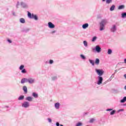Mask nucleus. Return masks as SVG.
I'll return each mask as SVG.
<instances>
[{
	"instance_id": "nucleus-1",
	"label": "nucleus",
	"mask_w": 126,
	"mask_h": 126,
	"mask_svg": "<svg viewBox=\"0 0 126 126\" xmlns=\"http://www.w3.org/2000/svg\"><path fill=\"white\" fill-rule=\"evenodd\" d=\"M107 23V20L103 19L101 20V22L100 23V31H103L104 30V27H105V25Z\"/></svg>"
},
{
	"instance_id": "nucleus-2",
	"label": "nucleus",
	"mask_w": 126,
	"mask_h": 126,
	"mask_svg": "<svg viewBox=\"0 0 126 126\" xmlns=\"http://www.w3.org/2000/svg\"><path fill=\"white\" fill-rule=\"evenodd\" d=\"M95 71L98 74V76H102L104 74V70L100 69H95Z\"/></svg>"
},
{
	"instance_id": "nucleus-3",
	"label": "nucleus",
	"mask_w": 126,
	"mask_h": 126,
	"mask_svg": "<svg viewBox=\"0 0 126 126\" xmlns=\"http://www.w3.org/2000/svg\"><path fill=\"white\" fill-rule=\"evenodd\" d=\"M22 107H23V108H29V107H30V102L27 101H24L22 104Z\"/></svg>"
},
{
	"instance_id": "nucleus-4",
	"label": "nucleus",
	"mask_w": 126,
	"mask_h": 126,
	"mask_svg": "<svg viewBox=\"0 0 126 126\" xmlns=\"http://www.w3.org/2000/svg\"><path fill=\"white\" fill-rule=\"evenodd\" d=\"M92 51L94 52V51H95L97 53H101V47L99 45H96L95 48H93L92 49Z\"/></svg>"
},
{
	"instance_id": "nucleus-5",
	"label": "nucleus",
	"mask_w": 126,
	"mask_h": 126,
	"mask_svg": "<svg viewBox=\"0 0 126 126\" xmlns=\"http://www.w3.org/2000/svg\"><path fill=\"white\" fill-rule=\"evenodd\" d=\"M98 81L97 82V84L98 85H100L102 84V82H103V77L102 76H98Z\"/></svg>"
},
{
	"instance_id": "nucleus-6",
	"label": "nucleus",
	"mask_w": 126,
	"mask_h": 126,
	"mask_svg": "<svg viewBox=\"0 0 126 126\" xmlns=\"http://www.w3.org/2000/svg\"><path fill=\"white\" fill-rule=\"evenodd\" d=\"M110 31L113 33H115L117 31V26L116 25H112L110 28Z\"/></svg>"
},
{
	"instance_id": "nucleus-7",
	"label": "nucleus",
	"mask_w": 126,
	"mask_h": 126,
	"mask_svg": "<svg viewBox=\"0 0 126 126\" xmlns=\"http://www.w3.org/2000/svg\"><path fill=\"white\" fill-rule=\"evenodd\" d=\"M28 82L30 84H33V83H35V79L32 78H29L28 79Z\"/></svg>"
},
{
	"instance_id": "nucleus-8",
	"label": "nucleus",
	"mask_w": 126,
	"mask_h": 126,
	"mask_svg": "<svg viewBox=\"0 0 126 126\" xmlns=\"http://www.w3.org/2000/svg\"><path fill=\"white\" fill-rule=\"evenodd\" d=\"M20 5L23 7V8H28V5L27 3L24 2H21Z\"/></svg>"
},
{
	"instance_id": "nucleus-9",
	"label": "nucleus",
	"mask_w": 126,
	"mask_h": 126,
	"mask_svg": "<svg viewBox=\"0 0 126 126\" xmlns=\"http://www.w3.org/2000/svg\"><path fill=\"white\" fill-rule=\"evenodd\" d=\"M48 25L49 28H50V29H54L55 28V25L51 22H48Z\"/></svg>"
},
{
	"instance_id": "nucleus-10",
	"label": "nucleus",
	"mask_w": 126,
	"mask_h": 126,
	"mask_svg": "<svg viewBox=\"0 0 126 126\" xmlns=\"http://www.w3.org/2000/svg\"><path fill=\"white\" fill-rule=\"evenodd\" d=\"M28 83V79L26 78H24L21 79V84H24V83Z\"/></svg>"
},
{
	"instance_id": "nucleus-11",
	"label": "nucleus",
	"mask_w": 126,
	"mask_h": 126,
	"mask_svg": "<svg viewBox=\"0 0 126 126\" xmlns=\"http://www.w3.org/2000/svg\"><path fill=\"white\" fill-rule=\"evenodd\" d=\"M26 101H28V102H32L33 101V97L27 96L25 98Z\"/></svg>"
},
{
	"instance_id": "nucleus-12",
	"label": "nucleus",
	"mask_w": 126,
	"mask_h": 126,
	"mask_svg": "<svg viewBox=\"0 0 126 126\" xmlns=\"http://www.w3.org/2000/svg\"><path fill=\"white\" fill-rule=\"evenodd\" d=\"M60 106H61V104L59 102H57L54 105L55 108L56 110H59V109H60Z\"/></svg>"
},
{
	"instance_id": "nucleus-13",
	"label": "nucleus",
	"mask_w": 126,
	"mask_h": 126,
	"mask_svg": "<svg viewBox=\"0 0 126 126\" xmlns=\"http://www.w3.org/2000/svg\"><path fill=\"white\" fill-rule=\"evenodd\" d=\"M102 2L106 1V3L110 4L113 2V0H102Z\"/></svg>"
},
{
	"instance_id": "nucleus-14",
	"label": "nucleus",
	"mask_w": 126,
	"mask_h": 126,
	"mask_svg": "<svg viewBox=\"0 0 126 126\" xmlns=\"http://www.w3.org/2000/svg\"><path fill=\"white\" fill-rule=\"evenodd\" d=\"M88 26H89V24L88 23H86L82 25L83 29H86V28H88Z\"/></svg>"
},
{
	"instance_id": "nucleus-15",
	"label": "nucleus",
	"mask_w": 126,
	"mask_h": 126,
	"mask_svg": "<svg viewBox=\"0 0 126 126\" xmlns=\"http://www.w3.org/2000/svg\"><path fill=\"white\" fill-rule=\"evenodd\" d=\"M32 18H33V19H34V20H38V17L36 15H35L34 14H32Z\"/></svg>"
},
{
	"instance_id": "nucleus-16",
	"label": "nucleus",
	"mask_w": 126,
	"mask_h": 126,
	"mask_svg": "<svg viewBox=\"0 0 126 126\" xmlns=\"http://www.w3.org/2000/svg\"><path fill=\"white\" fill-rule=\"evenodd\" d=\"M89 61L90 64H92V65H93V66H94V65H95V62H94V60L89 59Z\"/></svg>"
},
{
	"instance_id": "nucleus-17",
	"label": "nucleus",
	"mask_w": 126,
	"mask_h": 126,
	"mask_svg": "<svg viewBox=\"0 0 126 126\" xmlns=\"http://www.w3.org/2000/svg\"><path fill=\"white\" fill-rule=\"evenodd\" d=\"M94 63L96 65H99V64L100 63V60H99L98 58H96Z\"/></svg>"
},
{
	"instance_id": "nucleus-18",
	"label": "nucleus",
	"mask_w": 126,
	"mask_h": 126,
	"mask_svg": "<svg viewBox=\"0 0 126 126\" xmlns=\"http://www.w3.org/2000/svg\"><path fill=\"white\" fill-rule=\"evenodd\" d=\"M23 90L25 92V93L27 94V87H26V86H24L23 87Z\"/></svg>"
},
{
	"instance_id": "nucleus-19",
	"label": "nucleus",
	"mask_w": 126,
	"mask_h": 126,
	"mask_svg": "<svg viewBox=\"0 0 126 126\" xmlns=\"http://www.w3.org/2000/svg\"><path fill=\"white\" fill-rule=\"evenodd\" d=\"M32 96L35 98H38V94L36 93H33L32 94Z\"/></svg>"
},
{
	"instance_id": "nucleus-20",
	"label": "nucleus",
	"mask_w": 126,
	"mask_h": 126,
	"mask_svg": "<svg viewBox=\"0 0 126 126\" xmlns=\"http://www.w3.org/2000/svg\"><path fill=\"white\" fill-rule=\"evenodd\" d=\"M115 7H116V6L115 5H112L110 8V11H113V10H115Z\"/></svg>"
},
{
	"instance_id": "nucleus-21",
	"label": "nucleus",
	"mask_w": 126,
	"mask_h": 126,
	"mask_svg": "<svg viewBox=\"0 0 126 126\" xmlns=\"http://www.w3.org/2000/svg\"><path fill=\"white\" fill-rule=\"evenodd\" d=\"M19 21H20V22L21 23H23V24L25 23V19H24V18H20V20H19Z\"/></svg>"
},
{
	"instance_id": "nucleus-22",
	"label": "nucleus",
	"mask_w": 126,
	"mask_h": 126,
	"mask_svg": "<svg viewBox=\"0 0 126 126\" xmlns=\"http://www.w3.org/2000/svg\"><path fill=\"white\" fill-rule=\"evenodd\" d=\"M18 99L19 100V101H21L22 100H24V95H20Z\"/></svg>"
},
{
	"instance_id": "nucleus-23",
	"label": "nucleus",
	"mask_w": 126,
	"mask_h": 126,
	"mask_svg": "<svg viewBox=\"0 0 126 126\" xmlns=\"http://www.w3.org/2000/svg\"><path fill=\"white\" fill-rule=\"evenodd\" d=\"M125 8V5H121L120 6H119L118 7V9H124Z\"/></svg>"
},
{
	"instance_id": "nucleus-24",
	"label": "nucleus",
	"mask_w": 126,
	"mask_h": 126,
	"mask_svg": "<svg viewBox=\"0 0 126 126\" xmlns=\"http://www.w3.org/2000/svg\"><path fill=\"white\" fill-rule=\"evenodd\" d=\"M121 16L122 18H126V12H123L121 14Z\"/></svg>"
},
{
	"instance_id": "nucleus-25",
	"label": "nucleus",
	"mask_w": 126,
	"mask_h": 126,
	"mask_svg": "<svg viewBox=\"0 0 126 126\" xmlns=\"http://www.w3.org/2000/svg\"><path fill=\"white\" fill-rule=\"evenodd\" d=\"M126 101V96L123 97V99L120 100L121 103H125Z\"/></svg>"
},
{
	"instance_id": "nucleus-26",
	"label": "nucleus",
	"mask_w": 126,
	"mask_h": 126,
	"mask_svg": "<svg viewBox=\"0 0 126 126\" xmlns=\"http://www.w3.org/2000/svg\"><path fill=\"white\" fill-rule=\"evenodd\" d=\"M84 46L86 47L88 46V43H87V41L86 40H84L83 41Z\"/></svg>"
},
{
	"instance_id": "nucleus-27",
	"label": "nucleus",
	"mask_w": 126,
	"mask_h": 126,
	"mask_svg": "<svg viewBox=\"0 0 126 126\" xmlns=\"http://www.w3.org/2000/svg\"><path fill=\"white\" fill-rule=\"evenodd\" d=\"M51 78H52V80H53V81H55L57 80V79H58V77H57V76H55L52 77Z\"/></svg>"
},
{
	"instance_id": "nucleus-28",
	"label": "nucleus",
	"mask_w": 126,
	"mask_h": 126,
	"mask_svg": "<svg viewBox=\"0 0 126 126\" xmlns=\"http://www.w3.org/2000/svg\"><path fill=\"white\" fill-rule=\"evenodd\" d=\"M80 57L82 60H86V57L83 54L80 55Z\"/></svg>"
},
{
	"instance_id": "nucleus-29",
	"label": "nucleus",
	"mask_w": 126,
	"mask_h": 126,
	"mask_svg": "<svg viewBox=\"0 0 126 126\" xmlns=\"http://www.w3.org/2000/svg\"><path fill=\"white\" fill-rule=\"evenodd\" d=\"M28 16L29 18H32V14H31V13H30V12H28Z\"/></svg>"
},
{
	"instance_id": "nucleus-30",
	"label": "nucleus",
	"mask_w": 126,
	"mask_h": 126,
	"mask_svg": "<svg viewBox=\"0 0 126 126\" xmlns=\"http://www.w3.org/2000/svg\"><path fill=\"white\" fill-rule=\"evenodd\" d=\"M83 124L81 122H78L76 124V126H82Z\"/></svg>"
},
{
	"instance_id": "nucleus-31",
	"label": "nucleus",
	"mask_w": 126,
	"mask_h": 126,
	"mask_svg": "<svg viewBox=\"0 0 126 126\" xmlns=\"http://www.w3.org/2000/svg\"><path fill=\"white\" fill-rule=\"evenodd\" d=\"M116 113V110H112L111 112H110V115L111 116H113V115H115V113Z\"/></svg>"
},
{
	"instance_id": "nucleus-32",
	"label": "nucleus",
	"mask_w": 126,
	"mask_h": 126,
	"mask_svg": "<svg viewBox=\"0 0 126 126\" xmlns=\"http://www.w3.org/2000/svg\"><path fill=\"white\" fill-rule=\"evenodd\" d=\"M20 70H22L23 69H24V65H21L19 67Z\"/></svg>"
},
{
	"instance_id": "nucleus-33",
	"label": "nucleus",
	"mask_w": 126,
	"mask_h": 126,
	"mask_svg": "<svg viewBox=\"0 0 126 126\" xmlns=\"http://www.w3.org/2000/svg\"><path fill=\"white\" fill-rule=\"evenodd\" d=\"M112 50H111V49H109L108 50V52H107L108 54V55H111V54H112Z\"/></svg>"
},
{
	"instance_id": "nucleus-34",
	"label": "nucleus",
	"mask_w": 126,
	"mask_h": 126,
	"mask_svg": "<svg viewBox=\"0 0 126 126\" xmlns=\"http://www.w3.org/2000/svg\"><path fill=\"white\" fill-rule=\"evenodd\" d=\"M96 39H97V36H94L93 38L92 41V42H95V41H96Z\"/></svg>"
},
{
	"instance_id": "nucleus-35",
	"label": "nucleus",
	"mask_w": 126,
	"mask_h": 126,
	"mask_svg": "<svg viewBox=\"0 0 126 126\" xmlns=\"http://www.w3.org/2000/svg\"><path fill=\"white\" fill-rule=\"evenodd\" d=\"M22 73H26L27 71H26V69L24 68L23 70H21Z\"/></svg>"
},
{
	"instance_id": "nucleus-36",
	"label": "nucleus",
	"mask_w": 126,
	"mask_h": 126,
	"mask_svg": "<svg viewBox=\"0 0 126 126\" xmlns=\"http://www.w3.org/2000/svg\"><path fill=\"white\" fill-rule=\"evenodd\" d=\"M47 121H48V123H50V124L52 123V119L48 118Z\"/></svg>"
},
{
	"instance_id": "nucleus-37",
	"label": "nucleus",
	"mask_w": 126,
	"mask_h": 126,
	"mask_svg": "<svg viewBox=\"0 0 126 126\" xmlns=\"http://www.w3.org/2000/svg\"><path fill=\"white\" fill-rule=\"evenodd\" d=\"M20 5V3L19 2V1H18V2H17L16 7L17 8H18V7H19L18 6H19Z\"/></svg>"
},
{
	"instance_id": "nucleus-38",
	"label": "nucleus",
	"mask_w": 126,
	"mask_h": 126,
	"mask_svg": "<svg viewBox=\"0 0 126 126\" xmlns=\"http://www.w3.org/2000/svg\"><path fill=\"white\" fill-rule=\"evenodd\" d=\"M30 31V29L28 28L25 30L24 32H26V33H27L28 32H29Z\"/></svg>"
},
{
	"instance_id": "nucleus-39",
	"label": "nucleus",
	"mask_w": 126,
	"mask_h": 126,
	"mask_svg": "<svg viewBox=\"0 0 126 126\" xmlns=\"http://www.w3.org/2000/svg\"><path fill=\"white\" fill-rule=\"evenodd\" d=\"M95 121V119H94V118H92L90 120V123H94V121Z\"/></svg>"
},
{
	"instance_id": "nucleus-40",
	"label": "nucleus",
	"mask_w": 126,
	"mask_h": 126,
	"mask_svg": "<svg viewBox=\"0 0 126 126\" xmlns=\"http://www.w3.org/2000/svg\"><path fill=\"white\" fill-rule=\"evenodd\" d=\"M124 111H125V110L124 109H121L118 110L117 112L120 113V112H124Z\"/></svg>"
},
{
	"instance_id": "nucleus-41",
	"label": "nucleus",
	"mask_w": 126,
	"mask_h": 126,
	"mask_svg": "<svg viewBox=\"0 0 126 126\" xmlns=\"http://www.w3.org/2000/svg\"><path fill=\"white\" fill-rule=\"evenodd\" d=\"M53 63H54V61L53 60H49V63H50V64H53Z\"/></svg>"
},
{
	"instance_id": "nucleus-42",
	"label": "nucleus",
	"mask_w": 126,
	"mask_h": 126,
	"mask_svg": "<svg viewBox=\"0 0 126 126\" xmlns=\"http://www.w3.org/2000/svg\"><path fill=\"white\" fill-rule=\"evenodd\" d=\"M57 31L56 30L52 31L51 32V34H55Z\"/></svg>"
},
{
	"instance_id": "nucleus-43",
	"label": "nucleus",
	"mask_w": 126,
	"mask_h": 126,
	"mask_svg": "<svg viewBox=\"0 0 126 126\" xmlns=\"http://www.w3.org/2000/svg\"><path fill=\"white\" fill-rule=\"evenodd\" d=\"M107 112H109L110 111H113V109H106Z\"/></svg>"
},
{
	"instance_id": "nucleus-44",
	"label": "nucleus",
	"mask_w": 126,
	"mask_h": 126,
	"mask_svg": "<svg viewBox=\"0 0 126 126\" xmlns=\"http://www.w3.org/2000/svg\"><path fill=\"white\" fill-rule=\"evenodd\" d=\"M114 74H113L112 75H111V76L110 77V79H112V78H113V77H114Z\"/></svg>"
},
{
	"instance_id": "nucleus-45",
	"label": "nucleus",
	"mask_w": 126,
	"mask_h": 126,
	"mask_svg": "<svg viewBox=\"0 0 126 126\" xmlns=\"http://www.w3.org/2000/svg\"><path fill=\"white\" fill-rule=\"evenodd\" d=\"M56 125L57 126H60V123L59 122H57Z\"/></svg>"
},
{
	"instance_id": "nucleus-46",
	"label": "nucleus",
	"mask_w": 126,
	"mask_h": 126,
	"mask_svg": "<svg viewBox=\"0 0 126 126\" xmlns=\"http://www.w3.org/2000/svg\"><path fill=\"white\" fill-rule=\"evenodd\" d=\"M7 41L9 42V43H12V41H11V40L10 39H7Z\"/></svg>"
},
{
	"instance_id": "nucleus-47",
	"label": "nucleus",
	"mask_w": 126,
	"mask_h": 126,
	"mask_svg": "<svg viewBox=\"0 0 126 126\" xmlns=\"http://www.w3.org/2000/svg\"><path fill=\"white\" fill-rule=\"evenodd\" d=\"M12 15H13L14 16H15V12H12Z\"/></svg>"
},
{
	"instance_id": "nucleus-48",
	"label": "nucleus",
	"mask_w": 126,
	"mask_h": 126,
	"mask_svg": "<svg viewBox=\"0 0 126 126\" xmlns=\"http://www.w3.org/2000/svg\"><path fill=\"white\" fill-rule=\"evenodd\" d=\"M124 77H125V78L126 79V74H125L124 75Z\"/></svg>"
},
{
	"instance_id": "nucleus-49",
	"label": "nucleus",
	"mask_w": 126,
	"mask_h": 126,
	"mask_svg": "<svg viewBox=\"0 0 126 126\" xmlns=\"http://www.w3.org/2000/svg\"><path fill=\"white\" fill-rule=\"evenodd\" d=\"M124 63H126V59H125L124 60Z\"/></svg>"
},
{
	"instance_id": "nucleus-50",
	"label": "nucleus",
	"mask_w": 126,
	"mask_h": 126,
	"mask_svg": "<svg viewBox=\"0 0 126 126\" xmlns=\"http://www.w3.org/2000/svg\"><path fill=\"white\" fill-rule=\"evenodd\" d=\"M117 71H117V70H115V73H117Z\"/></svg>"
},
{
	"instance_id": "nucleus-51",
	"label": "nucleus",
	"mask_w": 126,
	"mask_h": 126,
	"mask_svg": "<svg viewBox=\"0 0 126 126\" xmlns=\"http://www.w3.org/2000/svg\"><path fill=\"white\" fill-rule=\"evenodd\" d=\"M124 89H125V90H126V86H125Z\"/></svg>"
},
{
	"instance_id": "nucleus-52",
	"label": "nucleus",
	"mask_w": 126,
	"mask_h": 126,
	"mask_svg": "<svg viewBox=\"0 0 126 126\" xmlns=\"http://www.w3.org/2000/svg\"><path fill=\"white\" fill-rule=\"evenodd\" d=\"M124 106H126V104H124Z\"/></svg>"
},
{
	"instance_id": "nucleus-53",
	"label": "nucleus",
	"mask_w": 126,
	"mask_h": 126,
	"mask_svg": "<svg viewBox=\"0 0 126 126\" xmlns=\"http://www.w3.org/2000/svg\"><path fill=\"white\" fill-rule=\"evenodd\" d=\"M60 126H63V125H60Z\"/></svg>"
},
{
	"instance_id": "nucleus-54",
	"label": "nucleus",
	"mask_w": 126,
	"mask_h": 126,
	"mask_svg": "<svg viewBox=\"0 0 126 126\" xmlns=\"http://www.w3.org/2000/svg\"><path fill=\"white\" fill-rule=\"evenodd\" d=\"M6 108H8V106H6Z\"/></svg>"
}]
</instances>
